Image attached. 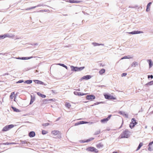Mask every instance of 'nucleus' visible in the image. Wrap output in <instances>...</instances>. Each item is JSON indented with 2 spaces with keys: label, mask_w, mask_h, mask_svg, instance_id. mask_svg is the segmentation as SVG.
<instances>
[{
  "label": "nucleus",
  "mask_w": 153,
  "mask_h": 153,
  "mask_svg": "<svg viewBox=\"0 0 153 153\" xmlns=\"http://www.w3.org/2000/svg\"><path fill=\"white\" fill-rule=\"evenodd\" d=\"M112 153H118V152H114Z\"/></svg>",
  "instance_id": "obj_52"
},
{
  "label": "nucleus",
  "mask_w": 153,
  "mask_h": 153,
  "mask_svg": "<svg viewBox=\"0 0 153 153\" xmlns=\"http://www.w3.org/2000/svg\"><path fill=\"white\" fill-rule=\"evenodd\" d=\"M35 135V133L34 132L32 131L30 132L29 133L28 135L30 137H34Z\"/></svg>",
  "instance_id": "obj_11"
},
{
  "label": "nucleus",
  "mask_w": 153,
  "mask_h": 153,
  "mask_svg": "<svg viewBox=\"0 0 153 153\" xmlns=\"http://www.w3.org/2000/svg\"><path fill=\"white\" fill-rule=\"evenodd\" d=\"M32 56L30 57H23L22 58H20V57L18 58L17 59H27L32 58Z\"/></svg>",
  "instance_id": "obj_18"
},
{
  "label": "nucleus",
  "mask_w": 153,
  "mask_h": 153,
  "mask_svg": "<svg viewBox=\"0 0 153 153\" xmlns=\"http://www.w3.org/2000/svg\"><path fill=\"white\" fill-rule=\"evenodd\" d=\"M137 124V123H131L129 125V127L131 128H133L135 125H136Z\"/></svg>",
  "instance_id": "obj_13"
},
{
  "label": "nucleus",
  "mask_w": 153,
  "mask_h": 153,
  "mask_svg": "<svg viewBox=\"0 0 153 153\" xmlns=\"http://www.w3.org/2000/svg\"><path fill=\"white\" fill-rule=\"evenodd\" d=\"M126 75H127V74L126 73H123L121 75V76L122 77L125 76H126Z\"/></svg>",
  "instance_id": "obj_38"
},
{
  "label": "nucleus",
  "mask_w": 153,
  "mask_h": 153,
  "mask_svg": "<svg viewBox=\"0 0 153 153\" xmlns=\"http://www.w3.org/2000/svg\"><path fill=\"white\" fill-rule=\"evenodd\" d=\"M37 94L38 95H39V96H40V97H41V95H42V94H41V93H40V92H37Z\"/></svg>",
  "instance_id": "obj_45"
},
{
  "label": "nucleus",
  "mask_w": 153,
  "mask_h": 153,
  "mask_svg": "<svg viewBox=\"0 0 153 153\" xmlns=\"http://www.w3.org/2000/svg\"><path fill=\"white\" fill-rule=\"evenodd\" d=\"M105 70L104 69H101L99 72V73L100 75H102L105 73Z\"/></svg>",
  "instance_id": "obj_19"
},
{
  "label": "nucleus",
  "mask_w": 153,
  "mask_h": 153,
  "mask_svg": "<svg viewBox=\"0 0 153 153\" xmlns=\"http://www.w3.org/2000/svg\"><path fill=\"white\" fill-rule=\"evenodd\" d=\"M104 96L105 99L109 100H116V98L115 96L111 95L110 94H104Z\"/></svg>",
  "instance_id": "obj_1"
},
{
  "label": "nucleus",
  "mask_w": 153,
  "mask_h": 153,
  "mask_svg": "<svg viewBox=\"0 0 153 153\" xmlns=\"http://www.w3.org/2000/svg\"><path fill=\"white\" fill-rule=\"evenodd\" d=\"M51 133L54 136H56L57 135L59 134L61 135V133L58 130H53L52 131ZM61 135L59 136V138H61Z\"/></svg>",
  "instance_id": "obj_7"
},
{
  "label": "nucleus",
  "mask_w": 153,
  "mask_h": 153,
  "mask_svg": "<svg viewBox=\"0 0 153 153\" xmlns=\"http://www.w3.org/2000/svg\"><path fill=\"white\" fill-rule=\"evenodd\" d=\"M96 146L97 148H100L102 147L103 146V145L102 143H99L96 145Z\"/></svg>",
  "instance_id": "obj_17"
},
{
  "label": "nucleus",
  "mask_w": 153,
  "mask_h": 153,
  "mask_svg": "<svg viewBox=\"0 0 153 153\" xmlns=\"http://www.w3.org/2000/svg\"><path fill=\"white\" fill-rule=\"evenodd\" d=\"M13 143H12L13 144ZM12 144V143H3V144H4V145H9V144Z\"/></svg>",
  "instance_id": "obj_46"
},
{
  "label": "nucleus",
  "mask_w": 153,
  "mask_h": 153,
  "mask_svg": "<svg viewBox=\"0 0 153 153\" xmlns=\"http://www.w3.org/2000/svg\"><path fill=\"white\" fill-rule=\"evenodd\" d=\"M65 106L68 108L69 109L71 106V105L70 103L66 102L65 103Z\"/></svg>",
  "instance_id": "obj_15"
},
{
  "label": "nucleus",
  "mask_w": 153,
  "mask_h": 153,
  "mask_svg": "<svg viewBox=\"0 0 153 153\" xmlns=\"http://www.w3.org/2000/svg\"><path fill=\"white\" fill-rule=\"evenodd\" d=\"M11 108H12L13 111L14 112H20V110H19L18 109L16 108L15 107L12 106Z\"/></svg>",
  "instance_id": "obj_16"
},
{
  "label": "nucleus",
  "mask_w": 153,
  "mask_h": 153,
  "mask_svg": "<svg viewBox=\"0 0 153 153\" xmlns=\"http://www.w3.org/2000/svg\"><path fill=\"white\" fill-rule=\"evenodd\" d=\"M52 100V99H49L48 100H47V99H45L44 100V102H47V101H51V100Z\"/></svg>",
  "instance_id": "obj_41"
},
{
  "label": "nucleus",
  "mask_w": 153,
  "mask_h": 153,
  "mask_svg": "<svg viewBox=\"0 0 153 153\" xmlns=\"http://www.w3.org/2000/svg\"><path fill=\"white\" fill-rule=\"evenodd\" d=\"M119 113L120 115H125V116H126V117H127V115L126 114H125V112L123 111H120L119 112Z\"/></svg>",
  "instance_id": "obj_21"
},
{
  "label": "nucleus",
  "mask_w": 153,
  "mask_h": 153,
  "mask_svg": "<svg viewBox=\"0 0 153 153\" xmlns=\"http://www.w3.org/2000/svg\"><path fill=\"white\" fill-rule=\"evenodd\" d=\"M138 65V63L136 62H134L131 65V66L133 67H135Z\"/></svg>",
  "instance_id": "obj_26"
},
{
  "label": "nucleus",
  "mask_w": 153,
  "mask_h": 153,
  "mask_svg": "<svg viewBox=\"0 0 153 153\" xmlns=\"http://www.w3.org/2000/svg\"><path fill=\"white\" fill-rule=\"evenodd\" d=\"M42 134L44 135L47 134L48 133V131L45 130H43L42 131Z\"/></svg>",
  "instance_id": "obj_30"
},
{
  "label": "nucleus",
  "mask_w": 153,
  "mask_h": 153,
  "mask_svg": "<svg viewBox=\"0 0 153 153\" xmlns=\"http://www.w3.org/2000/svg\"><path fill=\"white\" fill-rule=\"evenodd\" d=\"M34 82L37 84L46 85L42 82L38 80H33Z\"/></svg>",
  "instance_id": "obj_9"
},
{
  "label": "nucleus",
  "mask_w": 153,
  "mask_h": 153,
  "mask_svg": "<svg viewBox=\"0 0 153 153\" xmlns=\"http://www.w3.org/2000/svg\"><path fill=\"white\" fill-rule=\"evenodd\" d=\"M64 68H66L67 69H68V67H67L65 65V66H64Z\"/></svg>",
  "instance_id": "obj_50"
},
{
  "label": "nucleus",
  "mask_w": 153,
  "mask_h": 153,
  "mask_svg": "<svg viewBox=\"0 0 153 153\" xmlns=\"http://www.w3.org/2000/svg\"><path fill=\"white\" fill-rule=\"evenodd\" d=\"M80 125V124H79V122L78 123H76L75 124V126H77V125Z\"/></svg>",
  "instance_id": "obj_49"
},
{
  "label": "nucleus",
  "mask_w": 153,
  "mask_h": 153,
  "mask_svg": "<svg viewBox=\"0 0 153 153\" xmlns=\"http://www.w3.org/2000/svg\"><path fill=\"white\" fill-rule=\"evenodd\" d=\"M77 94L78 95L82 96L84 95V94H81L80 92H78L77 93Z\"/></svg>",
  "instance_id": "obj_37"
},
{
  "label": "nucleus",
  "mask_w": 153,
  "mask_h": 153,
  "mask_svg": "<svg viewBox=\"0 0 153 153\" xmlns=\"http://www.w3.org/2000/svg\"><path fill=\"white\" fill-rule=\"evenodd\" d=\"M79 124H85V123H88V122H87L81 121L79 122Z\"/></svg>",
  "instance_id": "obj_32"
},
{
  "label": "nucleus",
  "mask_w": 153,
  "mask_h": 153,
  "mask_svg": "<svg viewBox=\"0 0 153 153\" xmlns=\"http://www.w3.org/2000/svg\"><path fill=\"white\" fill-rule=\"evenodd\" d=\"M41 97H42L43 98H45L46 97V96L44 94H42V95H41Z\"/></svg>",
  "instance_id": "obj_39"
},
{
  "label": "nucleus",
  "mask_w": 153,
  "mask_h": 153,
  "mask_svg": "<svg viewBox=\"0 0 153 153\" xmlns=\"http://www.w3.org/2000/svg\"><path fill=\"white\" fill-rule=\"evenodd\" d=\"M32 82V80H29L25 81V83H26L28 84H30Z\"/></svg>",
  "instance_id": "obj_29"
},
{
  "label": "nucleus",
  "mask_w": 153,
  "mask_h": 153,
  "mask_svg": "<svg viewBox=\"0 0 153 153\" xmlns=\"http://www.w3.org/2000/svg\"><path fill=\"white\" fill-rule=\"evenodd\" d=\"M84 68H85L84 67H80V68H78V71H80L82 70Z\"/></svg>",
  "instance_id": "obj_34"
},
{
  "label": "nucleus",
  "mask_w": 153,
  "mask_h": 153,
  "mask_svg": "<svg viewBox=\"0 0 153 153\" xmlns=\"http://www.w3.org/2000/svg\"><path fill=\"white\" fill-rule=\"evenodd\" d=\"M131 123H137V122H136V120L134 118H133L132 119H131Z\"/></svg>",
  "instance_id": "obj_33"
},
{
  "label": "nucleus",
  "mask_w": 153,
  "mask_h": 153,
  "mask_svg": "<svg viewBox=\"0 0 153 153\" xmlns=\"http://www.w3.org/2000/svg\"><path fill=\"white\" fill-rule=\"evenodd\" d=\"M34 101V99H31L30 102V104H32L33 103Z\"/></svg>",
  "instance_id": "obj_42"
},
{
  "label": "nucleus",
  "mask_w": 153,
  "mask_h": 153,
  "mask_svg": "<svg viewBox=\"0 0 153 153\" xmlns=\"http://www.w3.org/2000/svg\"><path fill=\"white\" fill-rule=\"evenodd\" d=\"M130 58V57H127V56H124V57L122 58L121 59H128V58Z\"/></svg>",
  "instance_id": "obj_40"
},
{
  "label": "nucleus",
  "mask_w": 153,
  "mask_h": 153,
  "mask_svg": "<svg viewBox=\"0 0 153 153\" xmlns=\"http://www.w3.org/2000/svg\"><path fill=\"white\" fill-rule=\"evenodd\" d=\"M151 4H152L151 2H149L148 4L147 5V8H146V11H148L150 10L149 7H150V5Z\"/></svg>",
  "instance_id": "obj_23"
},
{
  "label": "nucleus",
  "mask_w": 153,
  "mask_h": 153,
  "mask_svg": "<svg viewBox=\"0 0 153 153\" xmlns=\"http://www.w3.org/2000/svg\"><path fill=\"white\" fill-rule=\"evenodd\" d=\"M86 150L88 152H94L96 153H98V150L96 148L92 147H89L86 148Z\"/></svg>",
  "instance_id": "obj_3"
},
{
  "label": "nucleus",
  "mask_w": 153,
  "mask_h": 153,
  "mask_svg": "<svg viewBox=\"0 0 153 153\" xmlns=\"http://www.w3.org/2000/svg\"><path fill=\"white\" fill-rule=\"evenodd\" d=\"M129 137L128 131H125L123 132L120 135V138H128Z\"/></svg>",
  "instance_id": "obj_2"
},
{
  "label": "nucleus",
  "mask_w": 153,
  "mask_h": 153,
  "mask_svg": "<svg viewBox=\"0 0 153 153\" xmlns=\"http://www.w3.org/2000/svg\"><path fill=\"white\" fill-rule=\"evenodd\" d=\"M14 126L12 124L6 126L3 128L2 131L4 132L6 131L13 128Z\"/></svg>",
  "instance_id": "obj_4"
},
{
  "label": "nucleus",
  "mask_w": 153,
  "mask_h": 153,
  "mask_svg": "<svg viewBox=\"0 0 153 153\" xmlns=\"http://www.w3.org/2000/svg\"><path fill=\"white\" fill-rule=\"evenodd\" d=\"M91 78V76L90 75H87L86 76H84L82 78L84 79H88Z\"/></svg>",
  "instance_id": "obj_22"
},
{
  "label": "nucleus",
  "mask_w": 153,
  "mask_h": 153,
  "mask_svg": "<svg viewBox=\"0 0 153 153\" xmlns=\"http://www.w3.org/2000/svg\"><path fill=\"white\" fill-rule=\"evenodd\" d=\"M23 82V80H21L17 82L18 83H22Z\"/></svg>",
  "instance_id": "obj_47"
},
{
  "label": "nucleus",
  "mask_w": 153,
  "mask_h": 153,
  "mask_svg": "<svg viewBox=\"0 0 153 153\" xmlns=\"http://www.w3.org/2000/svg\"><path fill=\"white\" fill-rule=\"evenodd\" d=\"M100 103L99 102H95V103H94V105H92L91 106H93L94 105H98V104H99Z\"/></svg>",
  "instance_id": "obj_43"
},
{
  "label": "nucleus",
  "mask_w": 153,
  "mask_h": 153,
  "mask_svg": "<svg viewBox=\"0 0 153 153\" xmlns=\"http://www.w3.org/2000/svg\"><path fill=\"white\" fill-rule=\"evenodd\" d=\"M150 77V75H148V78H149Z\"/></svg>",
  "instance_id": "obj_53"
},
{
  "label": "nucleus",
  "mask_w": 153,
  "mask_h": 153,
  "mask_svg": "<svg viewBox=\"0 0 153 153\" xmlns=\"http://www.w3.org/2000/svg\"><path fill=\"white\" fill-rule=\"evenodd\" d=\"M6 36H4V35H1V36H0V38H5L6 37Z\"/></svg>",
  "instance_id": "obj_44"
},
{
  "label": "nucleus",
  "mask_w": 153,
  "mask_h": 153,
  "mask_svg": "<svg viewBox=\"0 0 153 153\" xmlns=\"http://www.w3.org/2000/svg\"><path fill=\"white\" fill-rule=\"evenodd\" d=\"M59 65H60V66H61L62 67H64V66H65V65L64 64H61V63H59Z\"/></svg>",
  "instance_id": "obj_48"
},
{
  "label": "nucleus",
  "mask_w": 153,
  "mask_h": 153,
  "mask_svg": "<svg viewBox=\"0 0 153 153\" xmlns=\"http://www.w3.org/2000/svg\"><path fill=\"white\" fill-rule=\"evenodd\" d=\"M36 7H35V6L33 7H30V8H27L26 10H31V9H34V8H35Z\"/></svg>",
  "instance_id": "obj_36"
},
{
  "label": "nucleus",
  "mask_w": 153,
  "mask_h": 153,
  "mask_svg": "<svg viewBox=\"0 0 153 153\" xmlns=\"http://www.w3.org/2000/svg\"><path fill=\"white\" fill-rule=\"evenodd\" d=\"M1 82V81H0V82Z\"/></svg>",
  "instance_id": "obj_54"
},
{
  "label": "nucleus",
  "mask_w": 153,
  "mask_h": 153,
  "mask_svg": "<svg viewBox=\"0 0 153 153\" xmlns=\"http://www.w3.org/2000/svg\"><path fill=\"white\" fill-rule=\"evenodd\" d=\"M49 125V123H43L42 124V126H48Z\"/></svg>",
  "instance_id": "obj_35"
},
{
  "label": "nucleus",
  "mask_w": 153,
  "mask_h": 153,
  "mask_svg": "<svg viewBox=\"0 0 153 153\" xmlns=\"http://www.w3.org/2000/svg\"><path fill=\"white\" fill-rule=\"evenodd\" d=\"M70 2L71 3H78L80 2V1H77L75 0L70 1Z\"/></svg>",
  "instance_id": "obj_27"
},
{
  "label": "nucleus",
  "mask_w": 153,
  "mask_h": 153,
  "mask_svg": "<svg viewBox=\"0 0 153 153\" xmlns=\"http://www.w3.org/2000/svg\"><path fill=\"white\" fill-rule=\"evenodd\" d=\"M147 61L149 63V68H151L152 66L153 65L152 61L151 59L148 60Z\"/></svg>",
  "instance_id": "obj_14"
},
{
  "label": "nucleus",
  "mask_w": 153,
  "mask_h": 153,
  "mask_svg": "<svg viewBox=\"0 0 153 153\" xmlns=\"http://www.w3.org/2000/svg\"><path fill=\"white\" fill-rule=\"evenodd\" d=\"M14 95H15V92H12L11 93V95L10 96V99H13L14 97Z\"/></svg>",
  "instance_id": "obj_25"
},
{
  "label": "nucleus",
  "mask_w": 153,
  "mask_h": 153,
  "mask_svg": "<svg viewBox=\"0 0 153 153\" xmlns=\"http://www.w3.org/2000/svg\"><path fill=\"white\" fill-rule=\"evenodd\" d=\"M143 33V32L141 31H134L129 33V34H134Z\"/></svg>",
  "instance_id": "obj_10"
},
{
  "label": "nucleus",
  "mask_w": 153,
  "mask_h": 153,
  "mask_svg": "<svg viewBox=\"0 0 153 153\" xmlns=\"http://www.w3.org/2000/svg\"><path fill=\"white\" fill-rule=\"evenodd\" d=\"M71 68L72 71H78L77 67H75L73 66H71Z\"/></svg>",
  "instance_id": "obj_12"
},
{
  "label": "nucleus",
  "mask_w": 153,
  "mask_h": 153,
  "mask_svg": "<svg viewBox=\"0 0 153 153\" xmlns=\"http://www.w3.org/2000/svg\"><path fill=\"white\" fill-rule=\"evenodd\" d=\"M111 116V115H109L107 118L102 119L100 120L101 122L103 123H106L110 119Z\"/></svg>",
  "instance_id": "obj_5"
},
{
  "label": "nucleus",
  "mask_w": 153,
  "mask_h": 153,
  "mask_svg": "<svg viewBox=\"0 0 153 153\" xmlns=\"http://www.w3.org/2000/svg\"><path fill=\"white\" fill-rule=\"evenodd\" d=\"M153 85V81H152L145 84L146 85L149 86Z\"/></svg>",
  "instance_id": "obj_28"
},
{
  "label": "nucleus",
  "mask_w": 153,
  "mask_h": 153,
  "mask_svg": "<svg viewBox=\"0 0 153 153\" xmlns=\"http://www.w3.org/2000/svg\"><path fill=\"white\" fill-rule=\"evenodd\" d=\"M94 139V138L91 137L89 138V139L87 140L86 141V142H88L89 141L92 140Z\"/></svg>",
  "instance_id": "obj_31"
},
{
  "label": "nucleus",
  "mask_w": 153,
  "mask_h": 153,
  "mask_svg": "<svg viewBox=\"0 0 153 153\" xmlns=\"http://www.w3.org/2000/svg\"><path fill=\"white\" fill-rule=\"evenodd\" d=\"M150 77L151 78V79H152L153 78V76L152 75H151L150 76Z\"/></svg>",
  "instance_id": "obj_51"
},
{
  "label": "nucleus",
  "mask_w": 153,
  "mask_h": 153,
  "mask_svg": "<svg viewBox=\"0 0 153 153\" xmlns=\"http://www.w3.org/2000/svg\"><path fill=\"white\" fill-rule=\"evenodd\" d=\"M92 44L94 46H100V45H103V44H98V43H95V42H93V43H92Z\"/></svg>",
  "instance_id": "obj_24"
},
{
  "label": "nucleus",
  "mask_w": 153,
  "mask_h": 153,
  "mask_svg": "<svg viewBox=\"0 0 153 153\" xmlns=\"http://www.w3.org/2000/svg\"><path fill=\"white\" fill-rule=\"evenodd\" d=\"M86 99L87 100H89L92 101L95 98V96L94 95H89L86 96Z\"/></svg>",
  "instance_id": "obj_6"
},
{
  "label": "nucleus",
  "mask_w": 153,
  "mask_h": 153,
  "mask_svg": "<svg viewBox=\"0 0 153 153\" xmlns=\"http://www.w3.org/2000/svg\"><path fill=\"white\" fill-rule=\"evenodd\" d=\"M143 144L142 143H140L138 147L136 150V151H137L139 150L140 148L143 146Z\"/></svg>",
  "instance_id": "obj_20"
},
{
  "label": "nucleus",
  "mask_w": 153,
  "mask_h": 153,
  "mask_svg": "<svg viewBox=\"0 0 153 153\" xmlns=\"http://www.w3.org/2000/svg\"><path fill=\"white\" fill-rule=\"evenodd\" d=\"M148 146V150L149 151H153V141L149 143Z\"/></svg>",
  "instance_id": "obj_8"
}]
</instances>
